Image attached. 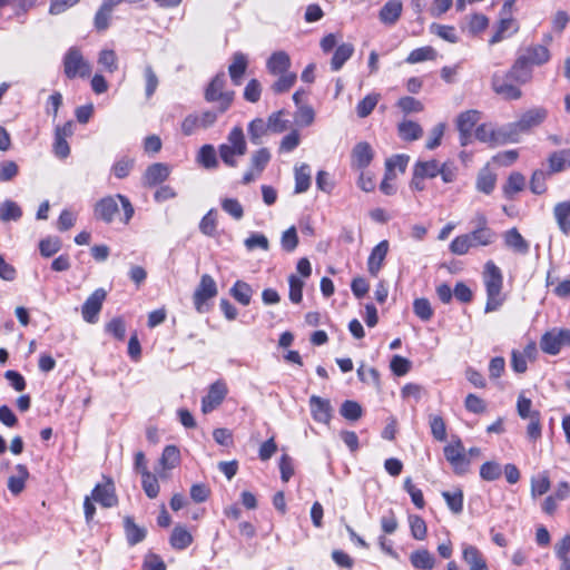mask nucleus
Listing matches in <instances>:
<instances>
[{
  "label": "nucleus",
  "instance_id": "f257e3e1",
  "mask_svg": "<svg viewBox=\"0 0 570 570\" xmlns=\"http://www.w3.org/2000/svg\"><path fill=\"white\" fill-rule=\"evenodd\" d=\"M124 210V223L127 224L134 216V207L130 200L120 194L106 196L98 200L94 208V215L97 219L110 224L115 215L119 212V204Z\"/></svg>",
  "mask_w": 570,
  "mask_h": 570
},
{
  "label": "nucleus",
  "instance_id": "f03ea898",
  "mask_svg": "<svg viewBox=\"0 0 570 570\" xmlns=\"http://www.w3.org/2000/svg\"><path fill=\"white\" fill-rule=\"evenodd\" d=\"M247 151V144L243 128L235 126L227 136V142L219 145L218 153L223 163L228 167H236L237 156H244Z\"/></svg>",
  "mask_w": 570,
  "mask_h": 570
},
{
  "label": "nucleus",
  "instance_id": "7ed1b4c3",
  "mask_svg": "<svg viewBox=\"0 0 570 570\" xmlns=\"http://www.w3.org/2000/svg\"><path fill=\"white\" fill-rule=\"evenodd\" d=\"M546 117L547 111L543 108H534L525 111L518 121L508 125L504 130H501V141H518L520 134L539 126Z\"/></svg>",
  "mask_w": 570,
  "mask_h": 570
},
{
  "label": "nucleus",
  "instance_id": "20e7f679",
  "mask_svg": "<svg viewBox=\"0 0 570 570\" xmlns=\"http://www.w3.org/2000/svg\"><path fill=\"white\" fill-rule=\"evenodd\" d=\"M226 78L224 72L217 73L208 83L205 90V100L207 102H218V112L227 111L233 102L234 92L225 91Z\"/></svg>",
  "mask_w": 570,
  "mask_h": 570
},
{
  "label": "nucleus",
  "instance_id": "39448f33",
  "mask_svg": "<svg viewBox=\"0 0 570 570\" xmlns=\"http://www.w3.org/2000/svg\"><path fill=\"white\" fill-rule=\"evenodd\" d=\"M63 72L68 79L87 78L91 73V65L83 58L78 47H70L63 56Z\"/></svg>",
  "mask_w": 570,
  "mask_h": 570
},
{
  "label": "nucleus",
  "instance_id": "423d86ee",
  "mask_svg": "<svg viewBox=\"0 0 570 570\" xmlns=\"http://www.w3.org/2000/svg\"><path fill=\"white\" fill-rule=\"evenodd\" d=\"M483 281L488 294L485 313H489L495 311L499 307V268L494 262L489 261L485 264Z\"/></svg>",
  "mask_w": 570,
  "mask_h": 570
},
{
  "label": "nucleus",
  "instance_id": "0eeeda50",
  "mask_svg": "<svg viewBox=\"0 0 570 570\" xmlns=\"http://www.w3.org/2000/svg\"><path fill=\"white\" fill-rule=\"evenodd\" d=\"M217 293L215 279L210 275L204 274L193 295L195 309L200 314L208 312L207 301L214 298Z\"/></svg>",
  "mask_w": 570,
  "mask_h": 570
},
{
  "label": "nucleus",
  "instance_id": "6e6552de",
  "mask_svg": "<svg viewBox=\"0 0 570 570\" xmlns=\"http://www.w3.org/2000/svg\"><path fill=\"white\" fill-rule=\"evenodd\" d=\"M562 346H570V330L568 328H552L541 336L540 348L549 355H557Z\"/></svg>",
  "mask_w": 570,
  "mask_h": 570
},
{
  "label": "nucleus",
  "instance_id": "1a4fd4ad",
  "mask_svg": "<svg viewBox=\"0 0 570 570\" xmlns=\"http://www.w3.org/2000/svg\"><path fill=\"white\" fill-rule=\"evenodd\" d=\"M218 111L206 110L202 114H190L181 122V131L185 136H190L196 129H207L212 127L218 117Z\"/></svg>",
  "mask_w": 570,
  "mask_h": 570
},
{
  "label": "nucleus",
  "instance_id": "9d476101",
  "mask_svg": "<svg viewBox=\"0 0 570 570\" xmlns=\"http://www.w3.org/2000/svg\"><path fill=\"white\" fill-rule=\"evenodd\" d=\"M227 393L228 389L223 380H218L210 384L207 394L202 400V412L207 414L214 411L222 404Z\"/></svg>",
  "mask_w": 570,
  "mask_h": 570
},
{
  "label": "nucleus",
  "instance_id": "9b49d317",
  "mask_svg": "<svg viewBox=\"0 0 570 570\" xmlns=\"http://www.w3.org/2000/svg\"><path fill=\"white\" fill-rule=\"evenodd\" d=\"M107 292L104 288H97L85 301L81 307L82 318L89 323L95 324L98 321V315L101 311L102 303L106 299Z\"/></svg>",
  "mask_w": 570,
  "mask_h": 570
},
{
  "label": "nucleus",
  "instance_id": "f8f14e48",
  "mask_svg": "<svg viewBox=\"0 0 570 570\" xmlns=\"http://www.w3.org/2000/svg\"><path fill=\"white\" fill-rule=\"evenodd\" d=\"M444 456L456 474L462 475L468 471L470 461L465 456L464 446L461 441L448 444L444 448Z\"/></svg>",
  "mask_w": 570,
  "mask_h": 570
},
{
  "label": "nucleus",
  "instance_id": "ddd939ff",
  "mask_svg": "<svg viewBox=\"0 0 570 570\" xmlns=\"http://www.w3.org/2000/svg\"><path fill=\"white\" fill-rule=\"evenodd\" d=\"M479 120L480 112L478 110H466L458 116L456 128L460 132L462 146H466L471 141L473 128Z\"/></svg>",
  "mask_w": 570,
  "mask_h": 570
},
{
  "label": "nucleus",
  "instance_id": "4468645a",
  "mask_svg": "<svg viewBox=\"0 0 570 570\" xmlns=\"http://www.w3.org/2000/svg\"><path fill=\"white\" fill-rule=\"evenodd\" d=\"M94 501L101 504L104 508H112L118 503L115 485L112 481L108 480L104 484H97L90 497Z\"/></svg>",
  "mask_w": 570,
  "mask_h": 570
},
{
  "label": "nucleus",
  "instance_id": "2eb2a0df",
  "mask_svg": "<svg viewBox=\"0 0 570 570\" xmlns=\"http://www.w3.org/2000/svg\"><path fill=\"white\" fill-rule=\"evenodd\" d=\"M374 157L371 145L366 141L356 144L351 154V166L355 169L366 168Z\"/></svg>",
  "mask_w": 570,
  "mask_h": 570
},
{
  "label": "nucleus",
  "instance_id": "dca6fc26",
  "mask_svg": "<svg viewBox=\"0 0 570 570\" xmlns=\"http://www.w3.org/2000/svg\"><path fill=\"white\" fill-rule=\"evenodd\" d=\"M311 413L316 422L327 424L332 417V406L328 400L317 395L309 399Z\"/></svg>",
  "mask_w": 570,
  "mask_h": 570
},
{
  "label": "nucleus",
  "instance_id": "f3484780",
  "mask_svg": "<svg viewBox=\"0 0 570 570\" xmlns=\"http://www.w3.org/2000/svg\"><path fill=\"white\" fill-rule=\"evenodd\" d=\"M462 558L470 570H488L487 561L481 551L469 543H462Z\"/></svg>",
  "mask_w": 570,
  "mask_h": 570
},
{
  "label": "nucleus",
  "instance_id": "a211bd4d",
  "mask_svg": "<svg viewBox=\"0 0 570 570\" xmlns=\"http://www.w3.org/2000/svg\"><path fill=\"white\" fill-rule=\"evenodd\" d=\"M389 252V242L382 240L380 242L371 252L367 259V271L373 276L376 277L379 272L382 268L383 262Z\"/></svg>",
  "mask_w": 570,
  "mask_h": 570
},
{
  "label": "nucleus",
  "instance_id": "6ab92c4d",
  "mask_svg": "<svg viewBox=\"0 0 570 570\" xmlns=\"http://www.w3.org/2000/svg\"><path fill=\"white\" fill-rule=\"evenodd\" d=\"M169 176V167L163 163H156L150 165L142 177L145 186H156L167 179Z\"/></svg>",
  "mask_w": 570,
  "mask_h": 570
},
{
  "label": "nucleus",
  "instance_id": "aec40b11",
  "mask_svg": "<svg viewBox=\"0 0 570 570\" xmlns=\"http://www.w3.org/2000/svg\"><path fill=\"white\" fill-rule=\"evenodd\" d=\"M503 239L505 246L515 254L525 255L530 249L529 243L515 227L507 230L503 235Z\"/></svg>",
  "mask_w": 570,
  "mask_h": 570
},
{
  "label": "nucleus",
  "instance_id": "412c9836",
  "mask_svg": "<svg viewBox=\"0 0 570 570\" xmlns=\"http://www.w3.org/2000/svg\"><path fill=\"white\" fill-rule=\"evenodd\" d=\"M403 6L400 0H389L380 10L379 18L382 23L387 26H394L401 14Z\"/></svg>",
  "mask_w": 570,
  "mask_h": 570
},
{
  "label": "nucleus",
  "instance_id": "4be33fe9",
  "mask_svg": "<svg viewBox=\"0 0 570 570\" xmlns=\"http://www.w3.org/2000/svg\"><path fill=\"white\" fill-rule=\"evenodd\" d=\"M266 67L272 75L289 72L291 58L285 51H276L268 58Z\"/></svg>",
  "mask_w": 570,
  "mask_h": 570
},
{
  "label": "nucleus",
  "instance_id": "5701e85b",
  "mask_svg": "<svg viewBox=\"0 0 570 570\" xmlns=\"http://www.w3.org/2000/svg\"><path fill=\"white\" fill-rule=\"evenodd\" d=\"M247 58L242 52H235L233 56V61L228 67V72L230 79L235 86H239L242 82V78L247 69Z\"/></svg>",
  "mask_w": 570,
  "mask_h": 570
},
{
  "label": "nucleus",
  "instance_id": "b1692460",
  "mask_svg": "<svg viewBox=\"0 0 570 570\" xmlns=\"http://www.w3.org/2000/svg\"><path fill=\"white\" fill-rule=\"evenodd\" d=\"M530 66H540L550 59V51L546 46L534 45L530 46L521 56Z\"/></svg>",
  "mask_w": 570,
  "mask_h": 570
},
{
  "label": "nucleus",
  "instance_id": "393cba45",
  "mask_svg": "<svg viewBox=\"0 0 570 570\" xmlns=\"http://www.w3.org/2000/svg\"><path fill=\"white\" fill-rule=\"evenodd\" d=\"M118 6L115 0H104L95 16V28L98 31H105L109 27L110 14Z\"/></svg>",
  "mask_w": 570,
  "mask_h": 570
},
{
  "label": "nucleus",
  "instance_id": "a878e982",
  "mask_svg": "<svg viewBox=\"0 0 570 570\" xmlns=\"http://www.w3.org/2000/svg\"><path fill=\"white\" fill-rule=\"evenodd\" d=\"M525 177L519 171H512L503 186V194L507 198L512 199L525 188Z\"/></svg>",
  "mask_w": 570,
  "mask_h": 570
},
{
  "label": "nucleus",
  "instance_id": "bb28decb",
  "mask_svg": "<svg viewBox=\"0 0 570 570\" xmlns=\"http://www.w3.org/2000/svg\"><path fill=\"white\" fill-rule=\"evenodd\" d=\"M397 132L401 139L405 141H414L422 137L423 129L417 122L404 119L397 125Z\"/></svg>",
  "mask_w": 570,
  "mask_h": 570
},
{
  "label": "nucleus",
  "instance_id": "cd10ccee",
  "mask_svg": "<svg viewBox=\"0 0 570 570\" xmlns=\"http://www.w3.org/2000/svg\"><path fill=\"white\" fill-rule=\"evenodd\" d=\"M124 528L126 532L127 542L129 546H136L146 538V529L137 525L134 519L129 515L124 519Z\"/></svg>",
  "mask_w": 570,
  "mask_h": 570
},
{
  "label": "nucleus",
  "instance_id": "c85d7f7f",
  "mask_svg": "<svg viewBox=\"0 0 570 570\" xmlns=\"http://www.w3.org/2000/svg\"><path fill=\"white\" fill-rule=\"evenodd\" d=\"M410 561L415 569L432 570L435 567V558L426 549L413 551L410 554Z\"/></svg>",
  "mask_w": 570,
  "mask_h": 570
},
{
  "label": "nucleus",
  "instance_id": "c756f323",
  "mask_svg": "<svg viewBox=\"0 0 570 570\" xmlns=\"http://www.w3.org/2000/svg\"><path fill=\"white\" fill-rule=\"evenodd\" d=\"M16 471L17 475H11L8 479V489L13 495H18L24 490L26 481L29 478V471L26 465L18 464Z\"/></svg>",
  "mask_w": 570,
  "mask_h": 570
},
{
  "label": "nucleus",
  "instance_id": "7c9ffc66",
  "mask_svg": "<svg viewBox=\"0 0 570 570\" xmlns=\"http://www.w3.org/2000/svg\"><path fill=\"white\" fill-rule=\"evenodd\" d=\"M169 542L173 549L185 550L191 544L193 535L187 531L185 527L176 525L173 529Z\"/></svg>",
  "mask_w": 570,
  "mask_h": 570
},
{
  "label": "nucleus",
  "instance_id": "2f4dec72",
  "mask_svg": "<svg viewBox=\"0 0 570 570\" xmlns=\"http://www.w3.org/2000/svg\"><path fill=\"white\" fill-rule=\"evenodd\" d=\"M554 218L564 235L570 233V202L558 203L553 208Z\"/></svg>",
  "mask_w": 570,
  "mask_h": 570
},
{
  "label": "nucleus",
  "instance_id": "473e14b6",
  "mask_svg": "<svg viewBox=\"0 0 570 570\" xmlns=\"http://www.w3.org/2000/svg\"><path fill=\"white\" fill-rule=\"evenodd\" d=\"M519 83H525L531 78L530 65L520 56L507 76Z\"/></svg>",
  "mask_w": 570,
  "mask_h": 570
},
{
  "label": "nucleus",
  "instance_id": "72a5a7b5",
  "mask_svg": "<svg viewBox=\"0 0 570 570\" xmlns=\"http://www.w3.org/2000/svg\"><path fill=\"white\" fill-rule=\"evenodd\" d=\"M551 487L550 478L547 471L531 478V498L537 499L546 494Z\"/></svg>",
  "mask_w": 570,
  "mask_h": 570
},
{
  "label": "nucleus",
  "instance_id": "f704fd0d",
  "mask_svg": "<svg viewBox=\"0 0 570 570\" xmlns=\"http://www.w3.org/2000/svg\"><path fill=\"white\" fill-rule=\"evenodd\" d=\"M354 52V47L351 43H342L340 45L331 60V68L334 71L340 70L343 65L352 57Z\"/></svg>",
  "mask_w": 570,
  "mask_h": 570
},
{
  "label": "nucleus",
  "instance_id": "c9c22d12",
  "mask_svg": "<svg viewBox=\"0 0 570 570\" xmlns=\"http://www.w3.org/2000/svg\"><path fill=\"white\" fill-rule=\"evenodd\" d=\"M311 186V168L307 164H302L295 168V193L307 191Z\"/></svg>",
  "mask_w": 570,
  "mask_h": 570
},
{
  "label": "nucleus",
  "instance_id": "e433bc0d",
  "mask_svg": "<svg viewBox=\"0 0 570 570\" xmlns=\"http://www.w3.org/2000/svg\"><path fill=\"white\" fill-rule=\"evenodd\" d=\"M230 295L242 305L247 306L250 303L253 289L249 284L237 281L230 288Z\"/></svg>",
  "mask_w": 570,
  "mask_h": 570
},
{
  "label": "nucleus",
  "instance_id": "4c0bfd02",
  "mask_svg": "<svg viewBox=\"0 0 570 570\" xmlns=\"http://www.w3.org/2000/svg\"><path fill=\"white\" fill-rule=\"evenodd\" d=\"M441 164L435 160L416 161L414 165L415 175L423 178H435L439 175Z\"/></svg>",
  "mask_w": 570,
  "mask_h": 570
},
{
  "label": "nucleus",
  "instance_id": "58836bf2",
  "mask_svg": "<svg viewBox=\"0 0 570 570\" xmlns=\"http://www.w3.org/2000/svg\"><path fill=\"white\" fill-rule=\"evenodd\" d=\"M197 160L203 167L207 169L216 168L218 166V160L214 146L204 145L198 151Z\"/></svg>",
  "mask_w": 570,
  "mask_h": 570
},
{
  "label": "nucleus",
  "instance_id": "ea45409f",
  "mask_svg": "<svg viewBox=\"0 0 570 570\" xmlns=\"http://www.w3.org/2000/svg\"><path fill=\"white\" fill-rule=\"evenodd\" d=\"M497 183V175L491 173L488 167L483 168L476 179V188L478 190L490 194L493 191Z\"/></svg>",
  "mask_w": 570,
  "mask_h": 570
},
{
  "label": "nucleus",
  "instance_id": "a19ab883",
  "mask_svg": "<svg viewBox=\"0 0 570 570\" xmlns=\"http://www.w3.org/2000/svg\"><path fill=\"white\" fill-rule=\"evenodd\" d=\"M436 51L434 48L426 46L412 50L405 59V62L414 65L426 60H434Z\"/></svg>",
  "mask_w": 570,
  "mask_h": 570
},
{
  "label": "nucleus",
  "instance_id": "79ce46f5",
  "mask_svg": "<svg viewBox=\"0 0 570 570\" xmlns=\"http://www.w3.org/2000/svg\"><path fill=\"white\" fill-rule=\"evenodd\" d=\"M551 173H559L566 167H570V149L556 151L549 157Z\"/></svg>",
  "mask_w": 570,
  "mask_h": 570
},
{
  "label": "nucleus",
  "instance_id": "37998d69",
  "mask_svg": "<svg viewBox=\"0 0 570 570\" xmlns=\"http://www.w3.org/2000/svg\"><path fill=\"white\" fill-rule=\"evenodd\" d=\"M22 216L19 205L12 200H6L0 205V220L10 222L18 220Z\"/></svg>",
  "mask_w": 570,
  "mask_h": 570
},
{
  "label": "nucleus",
  "instance_id": "c03bdc74",
  "mask_svg": "<svg viewBox=\"0 0 570 570\" xmlns=\"http://www.w3.org/2000/svg\"><path fill=\"white\" fill-rule=\"evenodd\" d=\"M180 462V452L176 445H167L165 446L161 458L160 464L164 469H174Z\"/></svg>",
  "mask_w": 570,
  "mask_h": 570
},
{
  "label": "nucleus",
  "instance_id": "a18cd8bd",
  "mask_svg": "<svg viewBox=\"0 0 570 570\" xmlns=\"http://www.w3.org/2000/svg\"><path fill=\"white\" fill-rule=\"evenodd\" d=\"M271 160V153L267 148H261L253 153L250 157V168L261 175Z\"/></svg>",
  "mask_w": 570,
  "mask_h": 570
},
{
  "label": "nucleus",
  "instance_id": "49530a36",
  "mask_svg": "<svg viewBox=\"0 0 570 570\" xmlns=\"http://www.w3.org/2000/svg\"><path fill=\"white\" fill-rule=\"evenodd\" d=\"M414 314L423 322H429L434 314L431 303L428 298L420 297L413 302Z\"/></svg>",
  "mask_w": 570,
  "mask_h": 570
},
{
  "label": "nucleus",
  "instance_id": "de8ad7c7",
  "mask_svg": "<svg viewBox=\"0 0 570 570\" xmlns=\"http://www.w3.org/2000/svg\"><path fill=\"white\" fill-rule=\"evenodd\" d=\"M62 243L57 236H49L40 240L39 250L43 257H51L61 249Z\"/></svg>",
  "mask_w": 570,
  "mask_h": 570
},
{
  "label": "nucleus",
  "instance_id": "09e8293b",
  "mask_svg": "<svg viewBox=\"0 0 570 570\" xmlns=\"http://www.w3.org/2000/svg\"><path fill=\"white\" fill-rule=\"evenodd\" d=\"M267 129V124L262 118L252 120L247 129L250 141L254 145H259L262 142V137L266 134Z\"/></svg>",
  "mask_w": 570,
  "mask_h": 570
},
{
  "label": "nucleus",
  "instance_id": "8fccbe9b",
  "mask_svg": "<svg viewBox=\"0 0 570 570\" xmlns=\"http://www.w3.org/2000/svg\"><path fill=\"white\" fill-rule=\"evenodd\" d=\"M380 100L379 94H370L365 96L356 106L357 116L365 118L374 110Z\"/></svg>",
  "mask_w": 570,
  "mask_h": 570
},
{
  "label": "nucleus",
  "instance_id": "3c124183",
  "mask_svg": "<svg viewBox=\"0 0 570 570\" xmlns=\"http://www.w3.org/2000/svg\"><path fill=\"white\" fill-rule=\"evenodd\" d=\"M473 246H485L494 240L495 234L488 228H475L468 234Z\"/></svg>",
  "mask_w": 570,
  "mask_h": 570
},
{
  "label": "nucleus",
  "instance_id": "603ef678",
  "mask_svg": "<svg viewBox=\"0 0 570 570\" xmlns=\"http://www.w3.org/2000/svg\"><path fill=\"white\" fill-rule=\"evenodd\" d=\"M341 415L348 421H357L362 416V406L356 401L346 400L340 409Z\"/></svg>",
  "mask_w": 570,
  "mask_h": 570
},
{
  "label": "nucleus",
  "instance_id": "864d4df0",
  "mask_svg": "<svg viewBox=\"0 0 570 570\" xmlns=\"http://www.w3.org/2000/svg\"><path fill=\"white\" fill-rule=\"evenodd\" d=\"M442 497L446 501L449 509L458 514L463 510V492L459 489L453 492L444 491L442 492Z\"/></svg>",
  "mask_w": 570,
  "mask_h": 570
},
{
  "label": "nucleus",
  "instance_id": "5fc2aeb1",
  "mask_svg": "<svg viewBox=\"0 0 570 570\" xmlns=\"http://www.w3.org/2000/svg\"><path fill=\"white\" fill-rule=\"evenodd\" d=\"M134 164V158L124 156L112 165L111 171L119 179L126 178L130 174Z\"/></svg>",
  "mask_w": 570,
  "mask_h": 570
},
{
  "label": "nucleus",
  "instance_id": "6e6d98bb",
  "mask_svg": "<svg viewBox=\"0 0 570 570\" xmlns=\"http://www.w3.org/2000/svg\"><path fill=\"white\" fill-rule=\"evenodd\" d=\"M279 78L272 85V90L275 94H283L288 91L296 81L294 72L278 73Z\"/></svg>",
  "mask_w": 570,
  "mask_h": 570
},
{
  "label": "nucleus",
  "instance_id": "4d7b16f0",
  "mask_svg": "<svg viewBox=\"0 0 570 570\" xmlns=\"http://www.w3.org/2000/svg\"><path fill=\"white\" fill-rule=\"evenodd\" d=\"M430 29L432 33H435L448 42L456 43L459 41L455 28L452 26L432 23Z\"/></svg>",
  "mask_w": 570,
  "mask_h": 570
},
{
  "label": "nucleus",
  "instance_id": "13d9d810",
  "mask_svg": "<svg viewBox=\"0 0 570 570\" xmlns=\"http://www.w3.org/2000/svg\"><path fill=\"white\" fill-rule=\"evenodd\" d=\"M217 229V219H216V210L210 209L200 220L199 230L209 237L216 235Z\"/></svg>",
  "mask_w": 570,
  "mask_h": 570
},
{
  "label": "nucleus",
  "instance_id": "bf43d9fd",
  "mask_svg": "<svg viewBox=\"0 0 570 570\" xmlns=\"http://www.w3.org/2000/svg\"><path fill=\"white\" fill-rule=\"evenodd\" d=\"M141 485L146 495L150 499H155L159 494V483L156 475L150 472H145L141 475Z\"/></svg>",
  "mask_w": 570,
  "mask_h": 570
},
{
  "label": "nucleus",
  "instance_id": "052dcab7",
  "mask_svg": "<svg viewBox=\"0 0 570 570\" xmlns=\"http://www.w3.org/2000/svg\"><path fill=\"white\" fill-rule=\"evenodd\" d=\"M244 245L247 250H254L255 248H261L265 252L269 249L268 238L261 233H252L245 240Z\"/></svg>",
  "mask_w": 570,
  "mask_h": 570
},
{
  "label": "nucleus",
  "instance_id": "680f3d73",
  "mask_svg": "<svg viewBox=\"0 0 570 570\" xmlns=\"http://www.w3.org/2000/svg\"><path fill=\"white\" fill-rule=\"evenodd\" d=\"M520 30V22L513 14L501 16V39L509 38Z\"/></svg>",
  "mask_w": 570,
  "mask_h": 570
},
{
  "label": "nucleus",
  "instance_id": "e2e57ef3",
  "mask_svg": "<svg viewBox=\"0 0 570 570\" xmlns=\"http://www.w3.org/2000/svg\"><path fill=\"white\" fill-rule=\"evenodd\" d=\"M288 284H289V299L294 304H298L303 299V287L304 282L298 278L296 275L292 274L288 277Z\"/></svg>",
  "mask_w": 570,
  "mask_h": 570
},
{
  "label": "nucleus",
  "instance_id": "0e129e2a",
  "mask_svg": "<svg viewBox=\"0 0 570 570\" xmlns=\"http://www.w3.org/2000/svg\"><path fill=\"white\" fill-rule=\"evenodd\" d=\"M529 423L527 425V436L532 440L537 441L542 435V424H541V414L539 411H534V415L528 417Z\"/></svg>",
  "mask_w": 570,
  "mask_h": 570
},
{
  "label": "nucleus",
  "instance_id": "69168bd1",
  "mask_svg": "<svg viewBox=\"0 0 570 570\" xmlns=\"http://www.w3.org/2000/svg\"><path fill=\"white\" fill-rule=\"evenodd\" d=\"M396 106L404 112V114H411V112H421L424 109L423 104L411 96H404L401 97L397 100Z\"/></svg>",
  "mask_w": 570,
  "mask_h": 570
},
{
  "label": "nucleus",
  "instance_id": "338daca9",
  "mask_svg": "<svg viewBox=\"0 0 570 570\" xmlns=\"http://www.w3.org/2000/svg\"><path fill=\"white\" fill-rule=\"evenodd\" d=\"M117 55L114 50H102L99 53L98 63L108 72L112 73L118 69Z\"/></svg>",
  "mask_w": 570,
  "mask_h": 570
},
{
  "label": "nucleus",
  "instance_id": "774afa93",
  "mask_svg": "<svg viewBox=\"0 0 570 570\" xmlns=\"http://www.w3.org/2000/svg\"><path fill=\"white\" fill-rule=\"evenodd\" d=\"M548 177V173L538 169L534 170L531 180H530V189L535 195H541L547 190L546 180Z\"/></svg>",
  "mask_w": 570,
  "mask_h": 570
}]
</instances>
